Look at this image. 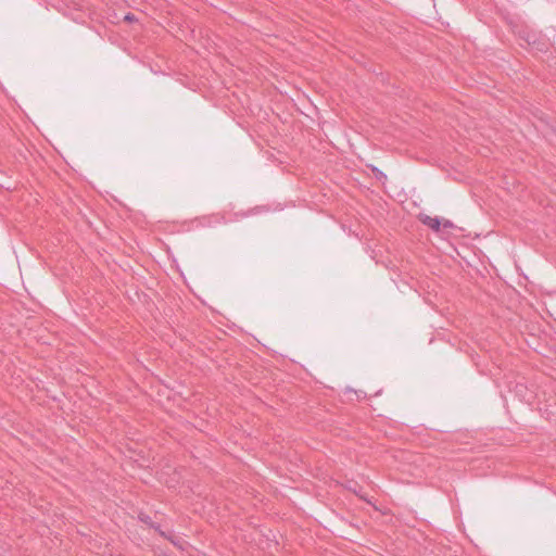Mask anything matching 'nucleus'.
<instances>
[{
  "label": "nucleus",
  "mask_w": 556,
  "mask_h": 556,
  "mask_svg": "<svg viewBox=\"0 0 556 556\" xmlns=\"http://www.w3.org/2000/svg\"><path fill=\"white\" fill-rule=\"evenodd\" d=\"M420 220L424 225L428 226L434 231H439L441 228V219L439 217H431L428 215H421Z\"/></svg>",
  "instance_id": "1"
},
{
  "label": "nucleus",
  "mask_w": 556,
  "mask_h": 556,
  "mask_svg": "<svg viewBox=\"0 0 556 556\" xmlns=\"http://www.w3.org/2000/svg\"><path fill=\"white\" fill-rule=\"evenodd\" d=\"M442 225L444 228H453L454 227V224L448 219H444Z\"/></svg>",
  "instance_id": "2"
},
{
  "label": "nucleus",
  "mask_w": 556,
  "mask_h": 556,
  "mask_svg": "<svg viewBox=\"0 0 556 556\" xmlns=\"http://www.w3.org/2000/svg\"><path fill=\"white\" fill-rule=\"evenodd\" d=\"M374 170H375V173H376V177H377V178H379V179H380V178H386V177H387V176H386V174H383V173H382L381 170H379L378 168H375Z\"/></svg>",
  "instance_id": "3"
},
{
  "label": "nucleus",
  "mask_w": 556,
  "mask_h": 556,
  "mask_svg": "<svg viewBox=\"0 0 556 556\" xmlns=\"http://www.w3.org/2000/svg\"><path fill=\"white\" fill-rule=\"evenodd\" d=\"M125 20H126V21L131 22V21H134V15H131V14H127V15L125 16Z\"/></svg>",
  "instance_id": "4"
},
{
  "label": "nucleus",
  "mask_w": 556,
  "mask_h": 556,
  "mask_svg": "<svg viewBox=\"0 0 556 556\" xmlns=\"http://www.w3.org/2000/svg\"><path fill=\"white\" fill-rule=\"evenodd\" d=\"M528 42H529V45H533V46L535 45V40H534V39H533V40H531V39L529 38V39H528Z\"/></svg>",
  "instance_id": "5"
}]
</instances>
